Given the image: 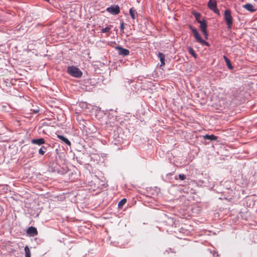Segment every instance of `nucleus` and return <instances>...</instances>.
Wrapping results in <instances>:
<instances>
[{
	"instance_id": "obj_21",
	"label": "nucleus",
	"mask_w": 257,
	"mask_h": 257,
	"mask_svg": "<svg viewBox=\"0 0 257 257\" xmlns=\"http://www.w3.org/2000/svg\"><path fill=\"white\" fill-rule=\"evenodd\" d=\"M188 52H189V54L192 55L194 58H197V55L195 54V51L192 48L189 47L188 48Z\"/></svg>"
},
{
	"instance_id": "obj_9",
	"label": "nucleus",
	"mask_w": 257,
	"mask_h": 257,
	"mask_svg": "<svg viewBox=\"0 0 257 257\" xmlns=\"http://www.w3.org/2000/svg\"><path fill=\"white\" fill-rule=\"evenodd\" d=\"M192 31L193 32L194 36L195 38L196 39L197 41L199 42L201 40L202 38L200 36L197 30L196 29L192 28Z\"/></svg>"
},
{
	"instance_id": "obj_18",
	"label": "nucleus",
	"mask_w": 257,
	"mask_h": 257,
	"mask_svg": "<svg viewBox=\"0 0 257 257\" xmlns=\"http://www.w3.org/2000/svg\"><path fill=\"white\" fill-rule=\"evenodd\" d=\"M126 199L125 198H123L121 199L118 204V207L121 208L122 206L126 203Z\"/></svg>"
},
{
	"instance_id": "obj_20",
	"label": "nucleus",
	"mask_w": 257,
	"mask_h": 257,
	"mask_svg": "<svg viewBox=\"0 0 257 257\" xmlns=\"http://www.w3.org/2000/svg\"><path fill=\"white\" fill-rule=\"evenodd\" d=\"M47 148L45 146H42L39 150V154L41 155H43L46 151Z\"/></svg>"
},
{
	"instance_id": "obj_27",
	"label": "nucleus",
	"mask_w": 257,
	"mask_h": 257,
	"mask_svg": "<svg viewBox=\"0 0 257 257\" xmlns=\"http://www.w3.org/2000/svg\"><path fill=\"white\" fill-rule=\"evenodd\" d=\"M54 2H56V1H52V3H51V4H52V5H54Z\"/></svg>"
},
{
	"instance_id": "obj_15",
	"label": "nucleus",
	"mask_w": 257,
	"mask_h": 257,
	"mask_svg": "<svg viewBox=\"0 0 257 257\" xmlns=\"http://www.w3.org/2000/svg\"><path fill=\"white\" fill-rule=\"evenodd\" d=\"M192 14L194 16L196 20L198 23H200V22L202 21L200 20V17L201 15L199 13L195 12H193Z\"/></svg>"
},
{
	"instance_id": "obj_5",
	"label": "nucleus",
	"mask_w": 257,
	"mask_h": 257,
	"mask_svg": "<svg viewBox=\"0 0 257 257\" xmlns=\"http://www.w3.org/2000/svg\"><path fill=\"white\" fill-rule=\"evenodd\" d=\"M115 49L118 50V53L119 55L126 56L130 54V51L128 49L123 48L120 46H117Z\"/></svg>"
},
{
	"instance_id": "obj_1",
	"label": "nucleus",
	"mask_w": 257,
	"mask_h": 257,
	"mask_svg": "<svg viewBox=\"0 0 257 257\" xmlns=\"http://www.w3.org/2000/svg\"><path fill=\"white\" fill-rule=\"evenodd\" d=\"M67 72L72 77L75 78H80L82 75V71L77 67L72 66L67 68Z\"/></svg>"
},
{
	"instance_id": "obj_7",
	"label": "nucleus",
	"mask_w": 257,
	"mask_h": 257,
	"mask_svg": "<svg viewBox=\"0 0 257 257\" xmlns=\"http://www.w3.org/2000/svg\"><path fill=\"white\" fill-rule=\"evenodd\" d=\"M27 232L28 234L32 236H34L38 234V231L37 229L33 226H31L29 227Z\"/></svg>"
},
{
	"instance_id": "obj_16",
	"label": "nucleus",
	"mask_w": 257,
	"mask_h": 257,
	"mask_svg": "<svg viewBox=\"0 0 257 257\" xmlns=\"http://www.w3.org/2000/svg\"><path fill=\"white\" fill-rule=\"evenodd\" d=\"M223 58L224 59L225 62L226 63V65H227L228 68H229L230 69H232L233 68V67L231 65L230 60L225 56H224Z\"/></svg>"
},
{
	"instance_id": "obj_26",
	"label": "nucleus",
	"mask_w": 257,
	"mask_h": 257,
	"mask_svg": "<svg viewBox=\"0 0 257 257\" xmlns=\"http://www.w3.org/2000/svg\"><path fill=\"white\" fill-rule=\"evenodd\" d=\"M39 111V110L38 109H36V110H34V113H38Z\"/></svg>"
},
{
	"instance_id": "obj_2",
	"label": "nucleus",
	"mask_w": 257,
	"mask_h": 257,
	"mask_svg": "<svg viewBox=\"0 0 257 257\" xmlns=\"http://www.w3.org/2000/svg\"><path fill=\"white\" fill-rule=\"evenodd\" d=\"M224 19L227 26V28L230 29L233 23V19L231 15V12L229 10H226L224 12Z\"/></svg>"
},
{
	"instance_id": "obj_13",
	"label": "nucleus",
	"mask_w": 257,
	"mask_h": 257,
	"mask_svg": "<svg viewBox=\"0 0 257 257\" xmlns=\"http://www.w3.org/2000/svg\"><path fill=\"white\" fill-rule=\"evenodd\" d=\"M130 14L133 19H135L137 18V13L134 8H132L129 11Z\"/></svg>"
},
{
	"instance_id": "obj_6",
	"label": "nucleus",
	"mask_w": 257,
	"mask_h": 257,
	"mask_svg": "<svg viewBox=\"0 0 257 257\" xmlns=\"http://www.w3.org/2000/svg\"><path fill=\"white\" fill-rule=\"evenodd\" d=\"M243 7L248 11L253 13L256 11L257 9L255 8V7L250 4H246L245 5H243Z\"/></svg>"
},
{
	"instance_id": "obj_14",
	"label": "nucleus",
	"mask_w": 257,
	"mask_h": 257,
	"mask_svg": "<svg viewBox=\"0 0 257 257\" xmlns=\"http://www.w3.org/2000/svg\"><path fill=\"white\" fill-rule=\"evenodd\" d=\"M200 25V29L202 31L206 30L207 28V24L205 19H203L200 23H199Z\"/></svg>"
},
{
	"instance_id": "obj_22",
	"label": "nucleus",
	"mask_w": 257,
	"mask_h": 257,
	"mask_svg": "<svg viewBox=\"0 0 257 257\" xmlns=\"http://www.w3.org/2000/svg\"><path fill=\"white\" fill-rule=\"evenodd\" d=\"M199 43L202 45H205L207 46H210V45L209 44V43L205 41V40H204L203 39H201V40L199 42Z\"/></svg>"
},
{
	"instance_id": "obj_23",
	"label": "nucleus",
	"mask_w": 257,
	"mask_h": 257,
	"mask_svg": "<svg viewBox=\"0 0 257 257\" xmlns=\"http://www.w3.org/2000/svg\"><path fill=\"white\" fill-rule=\"evenodd\" d=\"M178 176L179 179H180L181 180H184L186 179V176L184 174H179Z\"/></svg>"
},
{
	"instance_id": "obj_24",
	"label": "nucleus",
	"mask_w": 257,
	"mask_h": 257,
	"mask_svg": "<svg viewBox=\"0 0 257 257\" xmlns=\"http://www.w3.org/2000/svg\"><path fill=\"white\" fill-rule=\"evenodd\" d=\"M202 32L203 33V34L204 35L205 39H208V34H207V30L203 31Z\"/></svg>"
},
{
	"instance_id": "obj_8",
	"label": "nucleus",
	"mask_w": 257,
	"mask_h": 257,
	"mask_svg": "<svg viewBox=\"0 0 257 257\" xmlns=\"http://www.w3.org/2000/svg\"><path fill=\"white\" fill-rule=\"evenodd\" d=\"M45 141L43 138H39L37 139H33L32 140V143L35 145L41 146L45 144Z\"/></svg>"
},
{
	"instance_id": "obj_19",
	"label": "nucleus",
	"mask_w": 257,
	"mask_h": 257,
	"mask_svg": "<svg viewBox=\"0 0 257 257\" xmlns=\"http://www.w3.org/2000/svg\"><path fill=\"white\" fill-rule=\"evenodd\" d=\"M112 26L109 25L108 26L105 27V28L102 29L101 30V33H105L109 32L110 31V30H111V29L112 28Z\"/></svg>"
},
{
	"instance_id": "obj_25",
	"label": "nucleus",
	"mask_w": 257,
	"mask_h": 257,
	"mask_svg": "<svg viewBox=\"0 0 257 257\" xmlns=\"http://www.w3.org/2000/svg\"><path fill=\"white\" fill-rule=\"evenodd\" d=\"M120 30L123 32L124 28V23L123 22H121L120 23Z\"/></svg>"
},
{
	"instance_id": "obj_4",
	"label": "nucleus",
	"mask_w": 257,
	"mask_h": 257,
	"mask_svg": "<svg viewBox=\"0 0 257 257\" xmlns=\"http://www.w3.org/2000/svg\"><path fill=\"white\" fill-rule=\"evenodd\" d=\"M106 11L112 15H117L119 13L120 9L118 6H112L107 8Z\"/></svg>"
},
{
	"instance_id": "obj_3",
	"label": "nucleus",
	"mask_w": 257,
	"mask_h": 257,
	"mask_svg": "<svg viewBox=\"0 0 257 257\" xmlns=\"http://www.w3.org/2000/svg\"><path fill=\"white\" fill-rule=\"evenodd\" d=\"M216 6V1H209L208 3V8L218 15H220L219 11Z\"/></svg>"
},
{
	"instance_id": "obj_17",
	"label": "nucleus",
	"mask_w": 257,
	"mask_h": 257,
	"mask_svg": "<svg viewBox=\"0 0 257 257\" xmlns=\"http://www.w3.org/2000/svg\"><path fill=\"white\" fill-rule=\"evenodd\" d=\"M25 257H31V251L28 246L25 247Z\"/></svg>"
},
{
	"instance_id": "obj_10",
	"label": "nucleus",
	"mask_w": 257,
	"mask_h": 257,
	"mask_svg": "<svg viewBox=\"0 0 257 257\" xmlns=\"http://www.w3.org/2000/svg\"><path fill=\"white\" fill-rule=\"evenodd\" d=\"M57 137L58 138L60 139L61 141H62L63 142H64L67 145H68L69 146L71 145L70 142L66 138H65L64 136H62L61 135H57Z\"/></svg>"
},
{
	"instance_id": "obj_11",
	"label": "nucleus",
	"mask_w": 257,
	"mask_h": 257,
	"mask_svg": "<svg viewBox=\"0 0 257 257\" xmlns=\"http://www.w3.org/2000/svg\"><path fill=\"white\" fill-rule=\"evenodd\" d=\"M158 57L160 58V61L161 63V66H164L165 64V55L162 53H159Z\"/></svg>"
},
{
	"instance_id": "obj_12",
	"label": "nucleus",
	"mask_w": 257,
	"mask_h": 257,
	"mask_svg": "<svg viewBox=\"0 0 257 257\" xmlns=\"http://www.w3.org/2000/svg\"><path fill=\"white\" fill-rule=\"evenodd\" d=\"M203 138L205 140H208L210 141H215L217 139V137H216L213 135H206L203 136Z\"/></svg>"
}]
</instances>
